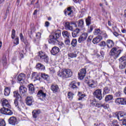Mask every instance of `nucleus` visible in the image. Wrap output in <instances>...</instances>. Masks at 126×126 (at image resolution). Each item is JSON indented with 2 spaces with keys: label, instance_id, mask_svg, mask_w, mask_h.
<instances>
[{
  "label": "nucleus",
  "instance_id": "f257e3e1",
  "mask_svg": "<svg viewBox=\"0 0 126 126\" xmlns=\"http://www.w3.org/2000/svg\"><path fill=\"white\" fill-rule=\"evenodd\" d=\"M62 34L61 31L58 30L51 33L49 36V43L50 44H58L61 48L64 47V44L63 42L59 41V38L61 37Z\"/></svg>",
  "mask_w": 126,
  "mask_h": 126
},
{
  "label": "nucleus",
  "instance_id": "f03ea898",
  "mask_svg": "<svg viewBox=\"0 0 126 126\" xmlns=\"http://www.w3.org/2000/svg\"><path fill=\"white\" fill-rule=\"evenodd\" d=\"M58 75L62 78H68L72 75V72L69 69H63L58 72Z\"/></svg>",
  "mask_w": 126,
  "mask_h": 126
},
{
  "label": "nucleus",
  "instance_id": "7ed1b4c3",
  "mask_svg": "<svg viewBox=\"0 0 126 126\" xmlns=\"http://www.w3.org/2000/svg\"><path fill=\"white\" fill-rule=\"evenodd\" d=\"M115 117L119 121L122 122L123 126H126V113L123 111H120L115 113Z\"/></svg>",
  "mask_w": 126,
  "mask_h": 126
},
{
  "label": "nucleus",
  "instance_id": "20e7f679",
  "mask_svg": "<svg viewBox=\"0 0 126 126\" xmlns=\"http://www.w3.org/2000/svg\"><path fill=\"white\" fill-rule=\"evenodd\" d=\"M122 53V50L118 49L116 47H113L109 53L110 56H111L113 58L116 60L120 57V55Z\"/></svg>",
  "mask_w": 126,
  "mask_h": 126
},
{
  "label": "nucleus",
  "instance_id": "39448f33",
  "mask_svg": "<svg viewBox=\"0 0 126 126\" xmlns=\"http://www.w3.org/2000/svg\"><path fill=\"white\" fill-rule=\"evenodd\" d=\"M13 94V96L16 98L14 100V104L19 111H21V106L19 105V102H18V99L21 98V96H20V94H19L17 91H14Z\"/></svg>",
  "mask_w": 126,
  "mask_h": 126
},
{
  "label": "nucleus",
  "instance_id": "423d86ee",
  "mask_svg": "<svg viewBox=\"0 0 126 126\" xmlns=\"http://www.w3.org/2000/svg\"><path fill=\"white\" fill-rule=\"evenodd\" d=\"M10 109H11V107L10 108L8 107H3L0 110V112L1 114H3L4 115L11 116V115H13V112Z\"/></svg>",
  "mask_w": 126,
  "mask_h": 126
},
{
  "label": "nucleus",
  "instance_id": "0eeeda50",
  "mask_svg": "<svg viewBox=\"0 0 126 126\" xmlns=\"http://www.w3.org/2000/svg\"><path fill=\"white\" fill-rule=\"evenodd\" d=\"M73 25H75V27H77V25L75 24V23L73 22H66L65 23L64 27L66 30H69L70 31H73Z\"/></svg>",
  "mask_w": 126,
  "mask_h": 126
},
{
  "label": "nucleus",
  "instance_id": "6e6552de",
  "mask_svg": "<svg viewBox=\"0 0 126 126\" xmlns=\"http://www.w3.org/2000/svg\"><path fill=\"white\" fill-rule=\"evenodd\" d=\"M126 57L125 56H123L119 59L120 64L119 68L120 69H124L126 68Z\"/></svg>",
  "mask_w": 126,
  "mask_h": 126
},
{
  "label": "nucleus",
  "instance_id": "1a4fd4ad",
  "mask_svg": "<svg viewBox=\"0 0 126 126\" xmlns=\"http://www.w3.org/2000/svg\"><path fill=\"white\" fill-rule=\"evenodd\" d=\"M39 57L41 60H44V62L45 63H48L49 62V57L45 52L43 51H39Z\"/></svg>",
  "mask_w": 126,
  "mask_h": 126
},
{
  "label": "nucleus",
  "instance_id": "9d476101",
  "mask_svg": "<svg viewBox=\"0 0 126 126\" xmlns=\"http://www.w3.org/2000/svg\"><path fill=\"white\" fill-rule=\"evenodd\" d=\"M93 95L98 100H102V90L98 89L96 90L94 93Z\"/></svg>",
  "mask_w": 126,
  "mask_h": 126
},
{
  "label": "nucleus",
  "instance_id": "9b49d317",
  "mask_svg": "<svg viewBox=\"0 0 126 126\" xmlns=\"http://www.w3.org/2000/svg\"><path fill=\"white\" fill-rule=\"evenodd\" d=\"M87 37H88V34L87 33H83L78 38V43H84V42H85V41H86Z\"/></svg>",
  "mask_w": 126,
  "mask_h": 126
},
{
  "label": "nucleus",
  "instance_id": "f8f14e48",
  "mask_svg": "<svg viewBox=\"0 0 126 126\" xmlns=\"http://www.w3.org/2000/svg\"><path fill=\"white\" fill-rule=\"evenodd\" d=\"M85 75H86V69H81L78 72L79 79H80V80H82V79H83V78L85 77Z\"/></svg>",
  "mask_w": 126,
  "mask_h": 126
},
{
  "label": "nucleus",
  "instance_id": "ddd939ff",
  "mask_svg": "<svg viewBox=\"0 0 126 126\" xmlns=\"http://www.w3.org/2000/svg\"><path fill=\"white\" fill-rule=\"evenodd\" d=\"M64 14L66 16L68 15V16H72L73 13V10H72V7H68L66 9H65L64 11Z\"/></svg>",
  "mask_w": 126,
  "mask_h": 126
},
{
  "label": "nucleus",
  "instance_id": "4468645a",
  "mask_svg": "<svg viewBox=\"0 0 126 126\" xmlns=\"http://www.w3.org/2000/svg\"><path fill=\"white\" fill-rule=\"evenodd\" d=\"M8 123L9 125H11L12 126L17 125V119H16V117L14 116L10 117L8 119Z\"/></svg>",
  "mask_w": 126,
  "mask_h": 126
},
{
  "label": "nucleus",
  "instance_id": "2eb2a0df",
  "mask_svg": "<svg viewBox=\"0 0 126 126\" xmlns=\"http://www.w3.org/2000/svg\"><path fill=\"white\" fill-rule=\"evenodd\" d=\"M25 77V75L24 73L20 74L17 78V82L18 83H20L21 85L23 84V82H24V79Z\"/></svg>",
  "mask_w": 126,
  "mask_h": 126
},
{
  "label": "nucleus",
  "instance_id": "dca6fc26",
  "mask_svg": "<svg viewBox=\"0 0 126 126\" xmlns=\"http://www.w3.org/2000/svg\"><path fill=\"white\" fill-rule=\"evenodd\" d=\"M2 102V106H3V108H11V106L10 104H9V103L8 102V101H7V99H6L5 98H3L1 100Z\"/></svg>",
  "mask_w": 126,
  "mask_h": 126
},
{
  "label": "nucleus",
  "instance_id": "f3484780",
  "mask_svg": "<svg viewBox=\"0 0 126 126\" xmlns=\"http://www.w3.org/2000/svg\"><path fill=\"white\" fill-rule=\"evenodd\" d=\"M47 94L44 93V92L42 90H39L37 94V97L40 98L41 100H43V99H45L46 98Z\"/></svg>",
  "mask_w": 126,
  "mask_h": 126
},
{
  "label": "nucleus",
  "instance_id": "a211bd4d",
  "mask_svg": "<svg viewBox=\"0 0 126 126\" xmlns=\"http://www.w3.org/2000/svg\"><path fill=\"white\" fill-rule=\"evenodd\" d=\"M26 101L27 105H28V106H31L33 102H34V99H33V97L30 95H28L27 97Z\"/></svg>",
  "mask_w": 126,
  "mask_h": 126
},
{
  "label": "nucleus",
  "instance_id": "6ab92c4d",
  "mask_svg": "<svg viewBox=\"0 0 126 126\" xmlns=\"http://www.w3.org/2000/svg\"><path fill=\"white\" fill-rule=\"evenodd\" d=\"M59 52H60V48H59V47L57 46H55L53 47V48L51 51V53L52 55H53V56H55L59 54Z\"/></svg>",
  "mask_w": 126,
  "mask_h": 126
},
{
  "label": "nucleus",
  "instance_id": "aec40b11",
  "mask_svg": "<svg viewBox=\"0 0 126 126\" xmlns=\"http://www.w3.org/2000/svg\"><path fill=\"white\" fill-rule=\"evenodd\" d=\"M79 33H80V29L77 28L72 32V36L73 38H75L79 36Z\"/></svg>",
  "mask_w": 126,
  "mask_h": 126
},
{
  "label": "nucleus",
  "instance_id": "412c9836",
  "mask_svg": "<svg viewBox=\"0 0 126 126\" xmlns=\"http://www.w3.org/2000/svg\"><path fill=\"white\" fill-rule=\"evenodd\" d=\"M115 43L114 41L111 39H108L106 41V46L108 47L109 49L113 48V46H114Z\"/></svg>",
  "mask_w": 126,
  "mask_h": 126
},
{
  "label": "nucleus",
  "instance_id": "4be33fe9",
  "mask_svg": "<svg viewBox=\"0 0 126 126\" xmlns=\"http://www.w3.org/2000/svg\"><path fill=\"white\" fill-rule=\"evenodd\" d=\"M19 92L21 95H24L27 92V88L23 86H21L19 88Z\"/></svg>",
  "mask_w": 126,
  "mask_h": 126
},
{
  "label": "nucleus",
  "instance_id": "5701e85b",
  "mask_svg": "<svg viewBox=\"0 0 126 126\" xmlns=\"http://www.w3.org/2000/svg\"><path fill=\"white\" fill-rule=\"evenodd\" d=\"M51 90L53 93H56V92H58V90H60V88L57 85L52 84L51 86Z\"/></svg>",
  "mask_w": 126,
  "mask_h": 126
},
{
  "label": "nucleus",
  "instance_id": "b1692460",
  "mask_svg": "<svg viewBox=\"0 0 126 126\" xmlns=\"http://www.w3.org/2000/svg\"><path fill=\"white\" fill-rule=\"evenodd\" d=\"M31 78L34 79V81L36 80H40V75L38 73L34 72L32 74Z\"/></svg>",
  "mask_w": 126,
  "mask_h": 126
},
{
  "label": "nucleus",
  "instance_id": "393cba45",
  "mask_svg": "<svg viewBox=\"0 0 126 126\" xmlns=\"http://www.w3.org/2000/svg\"><path fill=\"white\" fill-rule=\"evenodd\" d=\"M102 39L103 37H102V36L98 35L93 39V43L94 44H97V43H99V42H100V41H101V40H102Z\"/></svg>",
  "mask_w": 126,
  "mask_h": 126
},
{
  "label": "nucleus",
  "instance_id": "a878e982",
  "mask_svg": "<svg viewBox=\"0 0 126 126\" xmlns=\"http://www.w3.org/2000/svg\"><path fill=\"white\" fill-rule=\"evenodd\" d=\"M41 113V111L40 110H34L32 111V116L34 119H37V117Z\"/></svg>",
  "mask_w": 126,
  "mask_h": 126
},
{
  "label": "nucleus",
  "instance_id": "bb28decb",
  "mask_svg": "<svg viewBox=\"0 0 126 126\" xmlns=\"http://www.w3.org/2000/svg\"><path fill=\"white\" fill-rule=\"evenodd\" d=\"M62 35L63 38L67 39L69 38V36H70V33L66 31H64L62 32Z\"/></svg>",
  "mask_w": 126,
  "mask_h": 126
},
{
  "label": "nucleus",
  "instance_id": "cd10ccee",
  "mask_svg": "<svg viewBox=\"0 0 126 126\" xmlns=\"http://www.w3.org/2000/svg\"><path fill=\"white\" fill-rule=\"evenodd\" d=\"M36 68L38 70H44L45 69V66L41 64V63H38L36 65Z\"/></svg>",
  "mask_w": 126,
  "mask_h": 126
},
{
  "label": "nucleus",
  "instance_id": "c85d7f7f",
  "mask_svg": "<svg viewBox=\"0 0 126 126\" xmlns=\"http://www.w3.org/2000/svg\"><path fill=\"white\" fill-rule=\"evenodd\" d=\"M29 90L31 94H33V93H34L35 91V88H34V85H33V84H31L29 85Z\"/></svg>",
  "mask_w": 126,
  "mask_h": 126
},
{
  "label": "nucleus",
  "instance_id": "c756f323",
  "mask_svg": "<svg viewBox=\"0 0 126 126\" xmlns=\"http://www.w3.org/2000/svg\"><path fill=\"white\" fill-rule=\"evenodd\" d=\"M10 94V88L5 87L4 91V95L5 96H9Z\"/></svg>",
  "mask_w": 126,
  "mask_h": 126
},
{
  "label": "nucleus",
  "instance_id": "7c9ffc66",
  "mask_svg": "<svg viewBox=\"0 0 126 126\" xmlns=\"http://www.w3.org/2000/svg\"><path fill=\"white\" fill-rule=\"evenodd\" d=\"M78 27H79V28H84V21H83V19H81L78 21Z\"/></svg>",
  "mask_w": 126,
  "mask_h": 126
},
{
  "label": "nucleus",
  "instance_id": "2f4dec72",
  "mask_svg": "<svg viewBox=\"0 0 126 126\" xmlns=\"http://www.w3.org/2000/svg\"><path fill=\"white\" fill-rule=\"evenodd\" d=\"M69 87L71 88V89H75V88H77V86H76V82L75 81H73L69 84Z\"/></svg>",
  "mask_w": 126,
  "mask_h": 126
},
{
  "label": "nucleus",
  "instance_id": "473e14b6",
  "mask_svg": "<svg viewBox=\"0 0 126 126\" xmlns=\"http://www.w3.org/2000/svg\"><path fill=\"white\" fill-rule=\"evenodd\" d=\"M68 57L70 59H73L77 57V54L75 52H71L68 54Z\"/></svg>",
  "mask_w": 126,
  "mask_h": 126
},
{
  "label": "nucleus",
  "instance_id": "72a5a7b5",
  "mask_svg": "<svg viewBox=\"0 0 126 126\" xmlns=\"http://www.w3.org/2000/svg\"><path fill=\"white\" fill-rule=\"evenodd\" d=\"M88 28V33H91L92 31H93V29L95 28V25H89L87 26Z\"/></svg>",
  "mask_w": 126,
  "mask_h": 126
},
{
  "label": "nucleus",
  "instance_id": "f704fd0d",
  "mask_svg": "<svg viewBox=\"0 0 126 126\" xmlns=\"http://www.w3.org/2000/svg\"><path fill=\"white\" fill-rule=\"evenodd\" d=\"M41 77L42 78H43V79L46 80L47 81H49V80H50V77L49 76V75L45 73L41 74Z\"/></svg>",
  "mask_w": 126,
  "mask_h": 126
},
{
  "label": "nucleus",
  "instance_id": "c9c22d12",
  "mask_svg": "<svg viewBox=\"0 0 126 126\" xmlns=\"http://www.w3.org/2000/svg\"><path fill=\"white\" fill-rule=\"evenodd\" d=\"M110 93V89L108 87H105L103 89V94L106 95V94H109Z\"/></svg>",
  "mask_w": 126,
  "mask_h": 126
},
{
  "label": "nucleus",
  "instance_id": "e433bc0d",
  "mask_svg": "<svg viewBox=\"0 0 126 126\" xmlns=\"http://www.w3.org/2000/svg\"><path fill=\"white\" fill-rule=\"evenodd\" d=\"M1 62L2 63L3 65H4V66H5V65H6L7 63V61L6 60V57L5 56H3L2 58Z\"/></svg>",
  "mask_w": 126,
  "mask_h": 126
},
{
  "label": "nucleus",
  "instance_id": "4c0bfd02",
  "mask_svg": "<svg viewBox=\"0 0 126 126\" xmlns=\"http://www.w3.org/2000/svg\"><path fill=\"white\" fill-rule=\"evenodd\" d=\"M86 23L87 26H89V25H91V17L88 16V18L86 20Z\"/></svg>",
  "mask_w": 126,
  "mask_h": 126
},
{
  "label": "nucleus",
  "instance_id": "58836bf2",
  "mask_svg": "<svg viewBox=\"0 0 126 126\" xmlns=\"http://www.w3.org/2000/svg\"><path fill=\"white\" fill-rule=\"evenodd\" d=\"M113 99V95H107L105 96V101L106 102H108V101H111Z\"/></svg>",
  "mask_w": 126,
  "mask_h": 126
},
{
  "label": "nucleus",
  "instance_id": "ea45409f",
  "mask_svg": "<svg viewBox=\"0 0 126 126\" xmlns=\"http://www.w3.org/2000/svg\"><path fill=\"white\" fill-rule=\"evenodd\" d=\"M71 45L72 47H75L77 45V40L76 39H72Z\"/></svg>",
  "mask_w": 126,
  "mask_h": 126
},
{
  "label": "nucleus",
  "instance_id": "a19ab883",
  "mask_svg": "<svg viewBox=\"0 0 126 126\" xmlns=\"http://www.w3.org/2000/svg\"><path fill=\"white\" fill-rule=\"evenodd\" d=\"M78 95L79 97L78 98V100L79 101L82 100L83 98L85 97V95L82 94L81 93H79Z\"/></svg>",
  "mask_w": 126,
  "mask_h": 126
},
{
  "label": "nucleus",
  "instance_id": "79ce46f5",
  "mask_svg": "<svg viewBox=\"0 0 126 126\" xmlns=\"http://www.w3.org/2000/svg\"><path fill=\"white\" fill-rule=\"evenodd\" d=\"M67 97L69 100H72V98H73V94H72V93L69 92L67 94Z\"/></svg>",
  "mask_w": 126,
  "mask_h": 126
},
{
  "label": "nucleus",
  "instance_id": "37998d69",
  "mask_svg": "<svg viewBox=\"0 0 126 126\" xmlns=\"http://www.w3.org/2000/svg\"><path fill=\"white\" fill-rule=\"evenodd\" d=\"M122 98H117L115 99V103L117 104H120L122 105Z\"/></svg>",
  "mask_w": 126,
  "mask_h": 126
},
{
  "label": "nucleus",
  "instance_id": "c03bdc74",
  "mask_svg": "<svg viewBox=\"0 0 126 126\" xmlns=\"http://www.w3.org/2000/svg\"><path fill=\"white\" fill-rule=\"evenodd\" d=\"M95 107H97V108H101V107H103L104 108V109H106V106H105V105L102 104L101 103H98L97 102L95 104Z\"/></svg>",
  "mask_w": 126,
  "mask_h": 126
},
{
  "label": "nucleus",
  "instance_id": "a18cd8bd",
  "mask_svg": "<svg viewBox=\"0 0 126 126\" xmlns=\"http://www.w3.org/2000/svg\"><path fill=\"white\" fill-rule=\"evenodd\" d=\"M5 121L3 119H0V126H5Z\"/></svg>",
  "mask_w": 126,
  "mask_h": 126
},
{
  "label": "nucleus",
  "instance_id": "49530a36",
  "mask_svg": "<svg viewBox=\"0 0 126 126\" xmlns=\"http://www.w3.org/2000/svg\"><path fill=\"white\" fill-rule=\"evenodd\" d=\"M100 32H101V31L100 29H95L94 32V35H98V34H100Z\"/></svg>",
  "mask_w": 126,
  "mask_h": 126
},
{
  "label": "nucleus",
  "instance_id": "de8ad7c7",
  "mask_svg": "<svg viewBox=\"0 0 126 126\" xmlns=\"http://www.w3.org/2000/svg\"><path fill=\"white\" fill-rule=\"evenodd\" d=\"M112 126H120L119 124H118V122L116 120H114L113 122L111 123Z\"/></svg>",
  "mask_w": 126,
  "mask_h": 126
},
{
  "label": "nucleus",
  "instance_id": "09e8293b",
  "mask_svg": "<svg viewBox=\"0 0 126 126\" xmlns=\"http://www.w3.org/2000/svg\"><path fill=\"white\" fill-rule=\"evenodd\" d=\"M11 38L14 39L15 37V30H12L11 32Z\"/></svg>",
  "mask_w": 126,
  "mask_h": 126
},
{
  "label": "nucleus",
  "instance_id": "8fccbe9b",
  "mask_svg": "<svg viewBox=\"0 0 126 126\" xmlns=\"http://www.w3.org/2000/svg\"><path fill=\"white\" fill-rule=\"evenodd\" d=\"M64 43L66 45H69L70 44V39L69 37L68 38H65Z\"/></svg>",
  "mask_w": 126,
  "mask_h": 126
},
{
  "label": "nucleus",
  "instance_id": "3c124183",
  "mask_svg": "<svg viewBox=\"0 0 126 126\" xmlns=\"http://www.w3.org/2000/svg\"><path fill=\"white\" fill-rule=\"evenodd\" d=\"M14 44H15V45H18V44H19V38L16 37L14 41Z\"/></svg>",
  "mask_w": 126,
  "mask_h": 126
},
{
  "label": "nucleus",
  "instance_id": "603ef678",
  "mask_svg": "<svg viewBox=\"0 0 126 126\" xmlns=\"http://www.w3.org/2000/svg\"><path fill=\"white\" fill-rule=\"evenodd\" d=\"M87 83L88 85V86L90 87V84L95 83V81H94V80H90L89 81L87 82Z\"/></svg>",
  "mask_w": 126,
  "mask_h": 126
},
{
  "label": "nucleus",
  "instance_id": "864d4df0",
  "mask_svg": "<svg viewBox=\"0 0 126 126\" xmlns=\"http://www.w3.org/2000/svg\"><path fill=\"white\" fill-rule=\"evenodd\" d=\"M96 102L95 101V100H91V106H93V107H95L96 106Z\"/></svg>",
  "mask_w": 126,
  "mask_h": 126
},
{
  "label": "nucleus",
  "instance_id": "5fc2aeb1",
  "mask_svg": "<svg viewBox=\"0 0 126 126\" xmlns=\"http://www.w3.org/2000/svg\"><path fill=\"white\" fill-rule=\"evenodd\" d=\"M106 45H107V44L106 43V42L104 41H102L99 43V46L100 47H106Z\"/></svg>",
  "mask_w": 126,
  "mask_h": 126
},
{
  "label": "nucleus",
  "instance_id": "6e6d98bb",
  "mask_svg": "<svg viewBox=\"0 0 126 126\" xmlns=\"http://www.w3.org/2000/svg\"><path fill=\"white\" fill-rule=\"evenodd\" d=\"M97 57H102V58H104V56H105V53L103 51L100 52V54L97 55Z\"/></svg>",
  "mask_w": 126,
  "mask_h": 126
},
{
  "label": "nucleus",
  "instance_id": "4d7b16f0",
  "mask_svg": "<svg viewBox=\"0 0 126 126\" xmlns=\"http://www.w3.org/2000/svg\"><path fill=\"white\" fill-rule=\"evenodd\" d=\"M95 84H96V82L94 81V83H93L92 84H90L89 87H90L91 88H95V87H96Z\"/></svg>",
  "mask_w": 126,
  "mask_h": 126
},
{
  "label": "nucleus",
  "instance_id": "13d9d810",
  "mask_svg": "<svg viewBox=\"0 0 126 126\" xmlns=\"http://www.w3.org/2000/svg\"><path fill=\"white\" fill-rule=\"evenodd\" d=\"M121 105H126V98H122Z\"/></svg>",
  "mask_w": 126,
  "mask_h": 126
},
{
  "label": "nucleus",
  "instance_id": "bf43d9fd",
  "mask_svg": "<svg viewBox=\"0 0 126 126\" xmlns=\"http://www.w3.org/2000/svg\"><path fill=\"white\" fill-rule=\"evenodd\" d=\"M20 38L22 42H24V41L25 40H24V37L23 36V34H22V33H20Z\"/></svg>",
  "mask_w": 126,
  "mask_h": 126
},
{
  "label": "nucleus",
  "instance_id": "052dcab7",
  "mask_svg": "<svg viewBox=\"0 0 126 126\" xmlns=\"http://www.w3.org/2000/svg\"><path fill=\"white\" fill-rule=\"evenodd\" d=\"M121 95H122V93L120 91H118L115 93L116 97H121Z\"/></svg>",
  "mask_w": 126,
  "mask_h": 126
},
{
  "label": "nucleus",
  "instance_id": "680f3d73",
  "mask_svg": "<svg viewBox=\"0 0 126 126\" xmlns=\"http://www.w3.org/2000/svg\"><path fill=\"white\" fill-rule=\"evenodd\" d=\"M113 34H114V36H115L116 37L118 36V38H121V37H123V36H122V35L119 34V33H118V32H113Z\"/></svg>",
  "mask_w": 126,
  "mask_h": 126
},
{
  "label": "nucleus",
  "instance_id": "e2e57ef3",
  "mask_svg": "<svg viewBox=\"0 0 126 126\" xmlns=\"http://www.w3.org/2000/svg\"><path fill=\"white\" fill-rule=\"evenodd\" d=\"M41 35H42L41 32H37L36 34V37H37V39H40L41 38Z\"/></svg>",
  "mask_w": 126,
  "mask_h": 126
},
{
  "label": "nucleus",
  "instance_id": "0e129e2a",
  "mask_svg": "<svg viewBox=\"0 0 126 126\" xmlns=\"http://www.w3.org/2000/svg\"><path fill=\"white\" fill-rule=\"evenodd\" d=\"M93 39V36L90 35L88 38V42H90Z\"/></svg>",
  "mask_w": 126,
  "mask_h": 126
},
{
  "label": "nucleus",
  "instance_id": "69168bd1",
  "mask_svg": "<svg viewBox=\"0 0 126 126\" xmlns=\"http://www.w3.org/2000/svg\"><path fill=\"white\" fill-rule=\"evenodd\" d=\"M23 42H24V43L26 45V47H29L30 44H29V43H28V41H25V40H24V41H23Z\"/></svg>",
  "mask_w": 126,
  "mask_h": 126
},
{
  "label": "nucleus",
  "instance_id": "338daca9",
  "mask_svg": "<svg viewBox=\"0 0 126 126\" xmlns=\"http://www.w3.org/2000/svg\"><path fill=\"white\" fill-rule=\"evenodd\" d=\"M50 26V23L49 22H46L45 23V27H49Z\"/></svg>",
  "mask_w": 126,
  "mask_h": 126
},
{
  "label": "nucleus",
  "instance_id": "774afa93",
  "mask_svg": "<svg viewBox=\"0 0 126 126\" xmlns=\"http://www.w3.org/2000/svg\"><path fill=\"white\" fill-rule=\"evenodd\" d=\"M35 0H30L31 1V4H34Z\"/></svg>",
  "mask_w": 126,
  "mask_h": 126
}]
</instances>
